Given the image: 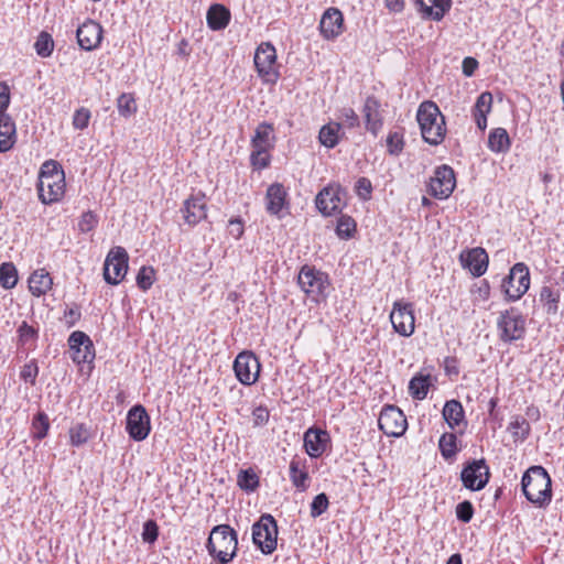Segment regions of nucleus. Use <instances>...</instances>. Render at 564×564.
Returning <instances> with one entry per match:
<instances>
[{
	"instance_id": "nucleus-1",
	"label": "nucleus",
	"mask_w": 564,
	"mask_h": 564,
	"mask_svg": "<svg viewBox=\"0 0 564 564\" xmlns=\"http://www.w3.org/2000/svg\"><path fill=\"white\" fill-rule=\"evenodd\" d=\"M521 488L528 501L539 508H546L552 501V480L540 465L529 467L521 479Z\"/></svg>"
},
{
	"instance_id": "nucleus-2",
	"label": "nucleus",
	"mask_w": 564,
	"mask_h": 564,
	"mask_svg": "<svg viewBox=\"0 0 564 564\" xmlns=\"http://www.w3.org/2000/svg\"><path fill=\"white\" fill-rule=\"evenodd\" d=\"M206 549L209 555L220 564L230 563L238 551L237 532L228 524L214 527L207 539Z\"/></svg>"
},
{
	"instance_id": "nucleus-3",
	"label": "nucleus",
	"mask_w": 564,
	"mask_h": 564,
	"mask_svg": "<svg viewBox=\"0 0 564 564\" xmlns=\"http://www.w3.org/2000/svg\"><path fill=\"white\" fill-rule=\"evenodd\" d=\"M416 120L423 140L431 145H438L446 134L445 118L433 101H423L417 109Z\"/></svg>"
},
{
	"instance_id": "nucleus-4",
	"label": "nucleus",
	"mask_w": 564,
	"mask_h": 564,
	"mask_svg": "<svg viewBox=\"0 0 564 564\" xmlns=\"http://www.w3.org/2000/svg\"><path fill=\"white\" fill-rule=\"evenodd\" d=\"M252 542L264 555H270L276 550L278 524L271 514H262L252 524Z\"/></svg>"
},
{
	"instance_id": "nucleus-5",
	"label": "nucleus",
	"mask_w": 564,
	"mask_h": 564,
	"mask_svg": "<svg viewBox=\"0 0 564 564\" xmlns=\"http://www.w3.org/2000/svg\"><path fill=\"white\" fill-rule=\"evenodd\" d=\"M530 288V271L525 263L518 262L502 279L501 291L507 302L520 300Z\"/></svg>"
},
{
	"instance_id": "nucleus-6",
	"label": "nucleus",
	"mask_w": 564,
	"mask_h": 564,
	"mask_svg": "<svg viewBox=\"0 0 564 564\" xmlns=\"http://www.w3.org/2000/svg\"><path fill=\"white\" fill-rule=\"evenodd\" d=\"M499 338L503 343H512L522 339L525 334V318L514 307L500 312L497 319Z\"/></svg>"
},
{
	"instance_id": "nucleus-7",
	"label": "nucleus",
	"mask_w": 564,
	"mask_h": 564,
	"mask_svg": "<svg viewBox=\"0 0 564 564\" xmlns=\"http://www.w3.org/2000/svg\"><path fill=\"white\" fill-rule=\"evenodd\" d=\"M254 66L258 75L263 79L264 83L274 84L280 73L276 67V51L275 47L269 43H261L254 53Z\"/></svg>"
},
{
	"instance_id": "nucleus-8",
	"label": "nucleus",
	"mask_w": 564,
	"mask_h": 564,
	"mask_svg": "<svg viewBox=\"0 0 564 564\" xmlns=\"http://www.w3.org/2000/svg\"><path fill=\"white\" fill-rule=\"evenodd\" d=\"M129 256L124 248L113 247L104 263V279L108 284L117 285L128 272Z\"/></svg>"
},
{
	"instance_id": "nucleus-9",
	"label": "nucleus",
	"mask_w": 564,
	"mask_h": 564,
	"mask_svg": "<svg viewBox=\"0 0 564 564\" xmlns=\"http://www.w3.org/2000/svg\"><path fill=\"white\" fill-rule=\"evenodd\" d=\"M490 469L484 458L467 462L462 469L460 480L466 489L479 491L486 487Z\"/></svg>"
},
{
	"instance_id": "nucleus-10",
	"label": "nucleus",
	"mask_w": 564,
	"mask_h": 564,
	"mask_svg": "<svg viewBox=\"0 0 564 564\" xmlns=\"http://www.w3.org/2000/svg\"><path fill=\"white\" fill-rule=\"evenodd\" d=\"M456 186L455 172L449 165L437 166L429 183V193L437 199H446Z\"/></svg>"
},
{
	"instance_id": "nucleus-11",
	"label": "nucleus",
	"mask_w": 564,
	"mask_h": 564,
	"mask_svg": "<svg viewBox=\"0 0 564 564\" xmlns=\"http://www.w3.org/2000/svg\"><path fill=\"white\" fill-rule=\"evenodd\" d=\"M126 430L129 436L135 441H144L151 432V421L145 408L141 404L133 405L127 413Z\"/></svg>"
},
{
	"instance_id": "nucleus-12",
	"label": "nucleus",
	"mask_w": 564,
	"mask_h": 564,
	"mask_svg": "<svg viewBox=\"0 0 564 564\" xmlns=\"http://www.w3.org/2000/svg\"><path fill=\"white\" fill-rule=\"evenodd\" d=\"M390 321L398 334L404 337L411 336L415 329L413 304L402 300L395 301L390 313Z\"/></svg>"
},
{
	"instance_id": "nucleus-13",
	"label": "nucleus",
	"mask_w": 564,
	"mask_h": 564,
	"mask_svg": "<svg viewBox=\"0 0 564 564\" xmlns=\"http://www.w3.org/2000/svg\"><path fill=\"white\" fill-rule=\"evenodd\" d=\"M297 283L302 291L312 296L316 302L325 295L328 286L327 276L314 268L304 265L297 276Z\"/></svg>"
},
{
	"instance_id": "nucleus-14",
	"label": "nucleus",
	"mask_w": 564,
	"mask_h": 564,
	"mask_svg": "<svg viewBox=\"0 0 564 564\" xmlns=\"http://www.w3.org/2000/svg\"><path fill=\"white\" fill-rule=\"evenodd\" d=\"M379 429L388 436L399 437L408 427L403 412L394 405H386L378 419Z\"/></svg>"
},
{
	"instance_id": "nucleus-15",
	"label": "nucleus",
	"mask_w": 564,
	"mask_h": 564,
	"mask_svg": "<svg viewBox=\"0 0 564 564\" xmlns=\"http://www.w3.org/2000/svg\"><path fill=\"white\" fill-rule=\"evenodd\" d=\"M346 193L339 186H327L316 196L315 204L324 216L340 213L346 205Z\"/></svg>"
},
{
	"instance_id": "nucleus-16",
	"label": "nucleus",
	"mask_w": 564,
	"mask_h": 564,
	"mask_svg": "<svg viewBox=\"0 0 564 564\" xmlns=\"http://www.w3.org/2000/svg\"><path fill=\"white\" fill-rule=\"evenodd\" d=\"M68 346L70 358L75 364H89L95 359V347L86 333L82 330L73 332L68 337Z\"/></svg>"
},
{
	"instance_id": "nucleus-17",
	"label": "nucleus",
	"mask_w": 564,
	"mask_h": 564,
	"mask_svg": "<svg viewBox=\"0 0 564 564\" xmlns=\"http://www.w3.org/2000/svg\"><path fill=\"white\" fill-rule=\"evenodd\" d=\"M234 370L242 384L251 386L258 379L260 362L253 352L242 351L235 359Z\"/></svg>"
},
{
	"instance_id": "nucleus-18",
	"label": "nucleus",
	"mask_w": 564,
	"mask_h": 564,
	"mask_svg": "<svg viewBox=\"0 0 564 564\" xmlns=\"http://www.w3.org/2000/svg\"><path fill=\"white\" fill-rule=\"evenodd\" d=\"M39 197L44 204L58 202L65 193V174H55L39 180Z\"/></svg>"
},
{
	"instance_id": "nucleus-19",
	"label": "nucleus",
	"mask_w": 564,
	"mask_h": 564,
	"mask_svg": "<svg viewBox=\"0 0 564 564\" xmlns=\"http://www.w3.org/2000/svg\"><path fill=\"white\" fill-rule=\"evenodd\" d=\"M78 45L85 51L97 48L102 40V28L94 20H86L76 31Z\"/></svg>"
},
{
	"instance_id": "nucleus-20",
	"label": "nucleus",
	"mask_w": 564,
	"mask_h": 564,
	"mask_svg": "<svg viewBox=\"0 0 564 564\" xmlns=\"http://www.w3.org/2000/svg\"><path fill=\"white\" fill-rule=\"evenodd\" d=\"M319 32L325 40H335L344 32V17L339 9L328 8L319 21Z\"/></svg>"
},
{
	"instance_id": "nucleus-21",
	"label": "nucleus",
	"mask_w": 564,
	"mask_h": 564,
	"mask_svg": "<svg viewBox=\"0 0 564 564\" xmlns=\"http://www.w3.org/2000/svg\"><path fill=\"white\" fill-rule=\"evenodd\" d=\"M329 442V434L325 430L310 427L304 433V448L312 458L321 457Z\"/></svg>"
},
{
	"instance_id": "nucleus-22",
	"label": "nucleus",
	"mask_w": 564,
	"mask_h": 564,
	"mask_svg": "<svg viewBox=\"0 0 564 564\" xmlns=\"http://www.w3.org/2000/svg\"><path fill=\"white\" fill-rule=\"evenodd\" d=\"M460 262L474 276H481L488 268L489 258L484 248L477 247L460 253Z\"/></svg>"
},
{
	"instance_id": "nucleus-23",
	"label": "nucleus",
	"mask_w": 564,
	"mask_h": 564,
	"mask_svg": "<svg viewBox=\"0 0 564 564\" xmlns=\"http://www.w3.org/2000/svg\"><path fill=\"white\" fill-rule=\"evenodd\" d=\"M181 212L183 213V217L186 224L189 226L197 225L200 220L206 218V203L205 195L198 193L196 195H192L184 202V206Z\"/></svg>"
},
{
	"instance_id": "nucleus-24",
	"label": "nucleus",
	"mask_w": 564,
	"mask_h": 564,
	"mask_svg": "<svg viewBox=\"0 0 564 564\" xmlns=\"http://www.w3.org/2000/svg\"><path fill=\"white\" fill-rule=\"evenodd\" d=\"M362 113L366 129L376 137L383 124V119L380 113L379 100H377L375 97H367L364 104Z\"/></svg>"
},
{
	"instance_id": "nucleus-25",
	"label": "nucleus",
	"mask_w": 564,
	"mask_h": 564,
	"mask_svg": "<svg viewBox=\"0 0 564 564\" xmlns=\"http://www.w3.org/2000/svg\"><path fill=\"white\" fill-rule=\"evenodd\" d=\"M286 197L288 193L282 184L274 183L270 185L265 194L267 212L279 216L284 206L288 205Z\"/></svg>"
},
{
	"instance_id": "nucleus-26",
	"label": "nucleus",
	"mask_w": 564,
	"mask_h": 564,
	"mask_svg": "<svg viewBox=\"0 0 564 564\" xmlns=\"http://www.w3.org/2000/svg\"><path fill=\"white\" fill-rule=\"evenodd\" d=\"M415 3L425 18L434 21H441L452 7V0H416Z\"/></svg>"
},
{
	"instance_id": "nucleus-27",
	"label": "nucleus",
	"mask_w": 564,
	"mask_h": 564,
	"mask_svg": "<svg viewBox=\"0 0 564 564\" xmlns=\"http://www.w3.org/2000/svg\"><path fill=\"white\" fill-rule=\"evenodd\" d=\"M275 135L272 123L261 122L251 138V148L271 151L274 148Z\"/></svg>"
},
{
	"instance_id": "nucleus-28",
	"label": "nucleus",
	"mask_w": 564,
	"mask_h": 564,
	"mask_svg": "<svg viewBox=\"0 0 564 564\" xmlns=\"http://www.w3.org/2000/svg\"><path fill=\"white\" fill-rule=\"evenodd\" d=\"M290 479L293 484V486L299 491H305L308 488V471L306 469L305 460L301 458H293L290 462Z\"/></svg>"
},
{
	"instance_id": "nucleus-29",
	"label": "nucleus",
	"mask_w": 564,
	"mask_h": 564,
	"mask_svg": "<svg viewBox=\"0 0 564 564\" xmlns=\"http://www.w3.org/2000/svg\"><path fill=\"white\" fill-rule=\"evenodd\" d=\"M15 143V123L9 115H0V152L9 151Z\"/></svg>"
},
{
	"instance_id": "nucleus-30",
	"label": "nucleus",
	"mask_w": 564,
	"mask_h": 564,
	"mask_svg": "<svg viewBox=\"0 0 564 564\" xmlns=\"http://www.w3.org/2000/svg\"><path fill=\"white\" fill-rule=\"evenodd\" d=\"M53 285V280L44 269L34 271L29 278V289L34 296L46 294Z\"/></svg>"
},
{
	"instance_id": "nucleus-31",
	"label": "nucleus",
	"mask_w": 564,
	"mask_h": 564,
	"mask_svg": "<svg viewBox=\"0 0 564 564\" xmlns=\"http://www.w3.org/2000/svg\"><path fill=\"white\" fill-rule=\"evenodd\" d=\"M230 20V12L221 4H213L207 11V24L214 31L225 29Z\"/></svg>"
},
{
	"instance_id": "nucleus-32",
	"label": "nucleus",
	"mask_w": 564,
	"mask_h": 564,
	"mask_svg": "<svg viewBox=\"0 0 564 564\" xmlns=\"http://www.w3.org/2000/svg\"><path fill=\"white\" fill-rule=\"evenodd\" d=\"M443 417L451 429L459 426L465 419L462 403L457 400L447 401L443 408Z\"/></svg>"
},
{
	"instance_id": "nucleus-33",
	"label": "nucleus",
	"mask_w": 564,
	"mask_h": 564,
	"mask_svg": "<svg viewBox=\"0 0 564 564\" xmlns=\"http://www.w3.org/2000/svg\"><path fill=\"white\" fill-rule=\"evenodd\" d=\"M511 140L506 129L496 128L488 137V148L496 153H506L510 150Z\"/></svg>"
},
{
	"instance_id": "nucleus-34",
	"label": "nucleus",
	"mask_w": 564,
	"mask_h": 564,
	"mask_svg": "<svg viewBox=\"0 0 564 564\" xmlns=\"http://www.w3.org/2000/svg\"><path fill=\"white\" fill-rule=\"evenodd\" d=\"M340 129L341 124L338 122H329L323 126L318 134L319 142L328 149L335 148L339 142Z\"/></svg>"
},
{
	"instance_id": "nucleus-35",
	"label": "nucleus",
	"mask_w": 564,
	"mask_h": 564,
	"mask_svg": "<svg viewBox=\"0 0 564 564\" xmlns=\"http://www.w3.org/2000/svg\"><path fill=\"white\" fill-rule=\"evenodd\" d=\"M430 389V376H414L409 382V392L416 400L426 398Z\"/></svg>"
},
{
	"instance_id": "nucleus-36",
	"label": "nucleus",
	"mask_w": 564,
	"mask_h": 564,
	"mask_svg": "<svg viewBox=\"0 0 564 564\" xmlns=\"http://www.w3.org/2000/svg\"><path fill=\"white\" fill-rule=\"evenodd\" d=\"M18 345L21 347L31 348L35 345L39 338V330L29 325L26 322H22L18 327Z\"/></svg>"
},
{
	"instance_id": "nucleus-37",
	"label": "nucleus",
	"mask_w": 564,
	"mask_h": 564,
	"mask_svg": "<svg viewBox=\"0 0 564 564\" xmlns=\"http://www.w3.org/2000/svg\"><path fill=\"white\" fill-rule=\"evenodd\" d=\"M540 301L549 315H555L558 310L560 294L550 286H543L540 291Z\"/></svg>"
},
{
	"instance_id": "nucleus-38",
	"label": "nucleus",
	"mask_w": 564,
	"mask_h": 564,
	"mask_svg": "<svg viewBox=\"0 0 564 564\" xmlns=\"http://www.w3.org/2000/svg\"><path fill=\"white\" fill-rule=\"evenodd\" d=\"M508 431L511 433L514 442H523L528 438L531 426L530 423L522 416H516L508 426Z\"/></svg>"
},
{
	"instance_id": "nucleus-39",
	"label": "nucleus",
	"mask_w": 564,
	"mask_h": 564,
	"mask_svg": "<svg viewBox=\"0 0 564 564\" xmlns=\"http://www.w3.org/2000/svg\"><path fill=\"white\" fill-rule=\"evenodd\" d=\"M18 283V272L13 263L4 262L0 265V285L7 290Z\"/></svg>"
},
{
	"instance_id": "nucleus-40",
	"label": "nucleus",
	"mask_w": 564,
	"mask_h": 564,
	"mask_svg": "<svg viewBox=\"0 0 564 564\" xmlns=\"http://www.w3.org/2000/svg\"><path fill=\"white\" fill-rule=\"evenodd\" d=\"M90 438V430L85 423H77L69 429V442L73 446L79 447Z\"/></svg>"
},
{
	"instance_id": "nucleus-41",
	"label": "nucleus",
	"mask_w": 564,
	"mask_h": 564,
	"mask_svg": "<svg viewBox=\"0 0 564 564\" xmlns=\"http://www.w3.org/2000/svg\"><path fill=\"white\" fill-rule=\"evenodd\" d=\"M438 447L445 459L454 457L458 451L456 435L453 433H444L438 441Z\"/></svg>"
},
{
	"instance_id": "nucleus-42",
	"label": "nucleus",
	"mask_w": 564,
	"mask_h": 564,
	"mask_svg": "<svg viewBox=\"0 0 564 564\" xmlns=\"http://www.w3.org/2000/svg\"><path fill=\"white\" fill-rule=\"evenodd\" d=\"M36 54L41 57H48L54 50V41L47 32H41L34 43Z\"/></svg>"
},
{
	"instance_id": "nucleus-43",
	"label": "nucleus",
	"mask_w": 564,
	"mask_h": 564,
	"mask_svg": "<svg viewBox=\"0 0 564 564\" xmlns=\"http://www.w3.org/2000/svg\"><path fill=\"white\" fill-rule=\"evenodd\" d=\"M50 429L48 416L44 412H39L32 420V434L36 440H42L47 435Z\"/></svg>"
},
{
	"instance_id": "nucleus-44",
	"label": "nucleus",
	"mask_w": 564,
	"mask_h": 564,
	"mask_svg": "<svg viewBox=\"0 0 564 564\" xmlns=\"http://www.w3.org/2000/svg\"><path fill=\"white\" fill-rule=\"evenodd\" d=\"M356 231V221L347 215L339 217L336 226V234L343 239L351 238Z\"/></svg>"
},
{
	"instance_id": "nucleus-45",
	"label": "nucleus",
	"mask_w": 564,
	"mask_h": 564,
	"mask_svg": "<svg viewBox=\"0 0 564 564\" xmlns=\"http://www.w3.org/2000/svg\"><path fill=\"white\" fill-rule=\"evenodd\" d=\"M117 108L122 117H130L137 111L135 99L130 94H121L117 99Z\"/></svg>"
},
{
	"instance_id": "nucleus-46",
	"label": "nucleus",
	"mask_w": 564,
	"mask_h": 564,
	"mask_svg": "<svg viewBox=\"0 0 564 564\" xmlns=\"http://www.w3.org/2000/svg\"><path fill=\"white\" fill-rule=\"evenodd\" d=\"M237 481L239 487L246 491H253L259 486V478L251 469L241 470Z\"/></svg>"
},
{
	"instance_id": "nucleus-47",
	"label": "nucleus",
	"mask_w": 564,
	"mask_h": 564,
	"mask_svg": "<svg viewBox=\"0 0 564 564\" xmlns=\"http://www.w3.org/2000/svg\"><path fill=\"white\" fill-rule=\"evenodd\" d=\"M387 148L388 153L393 156H398L401 154L404 148V138L403 133L393 131L389 132L387 137Z\"/></svg>"
},
{
	"instance_id": "nucleus-48",
	"label": "nucleus",
	"mask_w": 564,
	"mask_h": 564,
	"mask_svg": "<svg viewBox=\"0 0 564 564\" xmlns=\"http://www.w3.org/2000/svg\"><path fill=\"white\" fill-rule=\"evenodd\" d=\"M270 151L252 149L250 154V163L254 169L262 170L270 165Z\"/></svg>"
},
{
	"instance_id": "nucleus-49",
	"label": "nucleus",
	"mask_w": 564,
	"mask_h": 564,
	"mask_svg": "<svg viewBox=\"0 0 564 564\" xmlns=\"http://www.w3.org/2000/svg\"><path fill=\"white\" fill-rule=\"evenodd\" d=\"M154 270L151 267H142L137 275V285L142 291H148L154 282Z\"/></svg>"
},
{
	"instance_id": "nucleus-50",
	"label": "nucleus",
	"mask_w": 564,
	"mask_h": 564,
	"mask_svg": "<svg viewBox=\"0 0 564 564\" xmlns=\"http://www.w3.org/2000/svg\"><path fill=\"white\" fill-rule=\"evenodd\" d=\"M492 95L489 91L480 94L474 106V115H488L491 111Z\"/></svg>"
},
{
	"instance_id": "nucleus-51",
	"label": "nucleus",
	"mask_w": 564,
	"mask_h": 564,
	"mask_svg": "<svg viewBox=\"0 0 564 564\" xmlns=\"http://www.w3.org/2000/svg\"><path fill=\"white\" fill-rule=\"evenodd\" d=\"M329 506L328 497L326 494L322 492L314 497L313 501L311 502V517L317 518L322 516Z\"/></svg>"
},
{
	"instance_id": "nucleus-52",
	"label": "nucleus",
	"mask_w": 564,
	"mask_h": 564,
	"mask_svg": "<svg viewBox=\"0 0 564 564\" xmlns=\"http://www.w3.org/2000/svg\"><path fill=\"white\" fill-rule=\"evenodd\" d=\"M37 375L39 367L35 359H32L28 364H25L20 372L21 379L25 382H29L32 386L35 384Z\"/></svg>"
},
{
	"instance_id": "nucleus-53",
	"label": "nucleus",
	"mask_w": 564,
	"mask_h": 564,
	"mask_svg": "<svg viewBox=\"0 0 564 564\" xmlns=\"http://www.w3.org/2000/svg\"><path fill=\"white\" fill-rule=\"evenodd\" d=\"M91 113L85 107L78 108L73 116V127L77 130H84L88 127Z\"/></svg>"
},
{
	"instance_id": "nucleus-54",
	"label": "nucleus",
	"mask_w": 564,
	"mask_h": 564,
	"mask_svg": "<svg viewBox=\"0 0 564 564\" xmlns=\"http://www.w3.org/2000/svg\"><path fill=\"white\" fill-rule=\"evenodd\" d=\"M98 225V218L93 212H86L78 221V229L82 232H89Z\"/></svg>"
},
{
	"instance_id": "nucleus-55",
	"label": "nucleus",
	"mask_w": 564,
	"mask_h": 564,
	"mask_svg": "<svg viewBox=\"0 0 564 564\" xmlns=\"http://www.w3.org/2000/svg\"><path fill=\"white\" fill-rule=\"evenodd\" d=\"M474 516V507L470 501L465 500L456 506V517L464 523H468Z\"/></svg>"
},
{
	"instance_id": "nucleus-56",
	"label": "nucleus",
	"mask_w": 564,
	"mask_h": 564,
	"mask_svg": "<svg viewBox=\"0 0 564 564\" xmlns=\"http://www.w3.org/2000/svg\"><path fill=\"white\" fill-rule=\"evenodd\" d=\"M55 174H64V171L62 170L58 162L54 160H47L41 165L39 180L45 176H53Z\"/></svg>"
},
{
	"instance_id": "nucleus-57",
	"label": "nucleus",
	"mask_w": 564,
	"mask_h": 564,
	"mask_svg": "<svg viewBox=\"0 0 564 564\" xmlns=\"http://www.w3.org/2000/svg\"><path fill=\"white\" fill-rule=\"evenodd\" d=\"M159 536V527L155 521L148 520L143 524L142 539L144 542L153 543Z\"/></svg>"
},
{
	"instance_id": "nucleus-58",
	"label": "nucleus",
	"mask_w": 564,
	"mask_h": 564,
	"mask_svg": "<svg viewBox=\"0 0 564 564\" xmlns=\"http://www.w3.org/2000/svg\"><path fill=\"white\" fill-rule=\"evenodd\" d=\"M475 301H487L490 297V284L487 280H482L471 290Z\"/></svg>"
},
{
	"instance_id": "nucleus-59",
	"label": "nucleus",
	"mask_w": 564,
	"mask_h": 564,
	"mask_svg": "<svg viewBox=\"0 0 564 564\" xmlns=\"http://www.w3.org/2000/svg\"><path fill=\"white\" fill-rule=\"evenodd\" d=\"M340 119L343 120L344 124L348 128L358 127L360 123L359 117L352 108H343L340 110Z\"/></svg>"
},
{
	"instance_id": "nucleus-60",
	"label": "nucleus",
	"mask_w": 564,
	"mask_h": 564,
	"mask_svg": "<svg viewBox=\"0 0 564 564\" xmlns=\"http://www.w3.org/2000/svg\"><path fill=\"white\" fill-rule=\"evenodd\" d=\"M270 417L269 410L265 406L259 405L252 411V421L254 426H263L268 423Z\"/></svg>"
},
{
	"instance_id": "nucleus-61",
	"label": "nucleus",
	"mask_w": 564,
	"mask_h": 564,
	"mask_svg": "<svg viewBox=\"0 0 564 564\" xmlns=\"http://www.w3.org/2000/svg\"><path fill=\"white\" fill-rule=\"evenodd\" d=\"M356 191L359 197L368 199L372 192V185L369 178L359 177L356 182Z\"/></svg>"
},
{
	"instance_id": "nucleus-62",
	"label": "nucleus",
	"mask_w": 564,
	"mask_h": 564,
	"mask_svg": "<svg viewBox=\"0 0 564 564\" xmlns=\"http://www.w3.org/2000/svg\"><path fill=\"white\" fill-rule=\"evenodd\" d=\"M10 104V89L6 83L0 82V115H8L6 111Z\"/></svg>"
},
{
	"instance_id": "nucleus-63",
	"label": "nucleus",
	"mask_w": 564,
	"mask_h": 564,
	"mask_svg": "<svg viewBox=\"0 0 564 564\" xmlns=\"http://www.w3.org/2000/svg\"><path fill=\"white\" fill-rule=\"evenodd\" d=\"M82 317L77 307H69L64 311V322L68 328L73 327Z\"/></svg>"
},
{
	"instance_id": "nucleus-64",
	"label": "nucleus",
	"mask_w": 564,
	"mask_h": 564,
	"mask_svg": "<svg viewBox=\"0 0 564 564\" xmlns=\"http://www.w3.org/2000/svg\"><path fill=\"white\" fill-rule=\"evenodd\" d=\"M478 61L474 57H465L463 59L462 68L463 74L467 77H470L474 75L475 70L478 68Z\"/></svg>"
}]
</instances>
